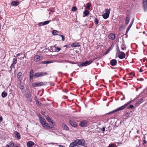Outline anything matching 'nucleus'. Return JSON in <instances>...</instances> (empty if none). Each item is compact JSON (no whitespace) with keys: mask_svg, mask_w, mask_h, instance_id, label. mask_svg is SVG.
I'll return each mask as SVG.
<instances>
[{"mask_svg":"<svg viewBox=\"0 0 147 147\" xmlns=\"http://www.w3.org/2000/svg\"><path fill=\"white\" fill-rule=\"evenodd\" d=\"M131 101H129L127 103H126V104H125L124 105L122 106L121 107L119 108H118L114 110L113 111H111V112L108 113V114H110L112 113H115L117 111H119L121 110H122L124 109H125L127 106V105H129V104L130 103H131Z\"/></svg>","mask_w":147,"mask_h":147,"instance_id":"f257e3e1","label":"nucleus"},{"mask_svg":"<svg viewBox=\"0 0 147 147\" xmlns=\"http://www.w3.org/2000/svg\"><path fill=\"white\" fill-rule=\"evenodd\" d=\"M39 119L41 123L44 127H49V125L48 123H46L45 119L44 118H42L41 116L39 117Z\"/></svg>","mask_w":147,"mask_h":147,"instance_id":"f03ea898","label":"nucleus"},{"mask_svg":"<svg viewBox=\"0 0 147 147\" xmlns=\"http://www.w3.org/2000/svg\"><path fill=\"white\" fill-rule=\"evenodd\" d=\"M47 74V73L45 72L36 73L34 75V78H38L46 76Z\"/></svg>","mask_w":147,"mask_h":147,"instance_id":"7ed1b4c3","label":"nucleus"},{"mask_svg":"<svg viewBox=\"0 0 147 147\" xmlns=\"http://www.w3.org/2000/svg\"><path fill=\"white\" fill-rule=\"evenodd\" d=\"M110 11V9H106L105 10V13L102 15L103 18L104 19H106L108 18L109 15Z\"/></svg>","mask_w":147,"mask_h":147,"instance_id":"20e7f679","label":"nucleus"},{"mask_svg":"<svg viewBox=\"0 0 147 147\" xmlns=\"http://www.w3.org/2000/svg\"><path fill=\"white\" fill-rule=\"evenodd\" d=\"M43 82H35L32 84V86L34 88L36 87H39L43 85Z\"/></svg>","mask_w":147,"mask_h":147,"instance_id":"39448f33","label":"nucleus"},{"mask_svg":"<svg viewBox=\"0 0 147 147\" xmlns=\"http://www.w3.org/2000/svg\"><path fill=\"white\" fill-rule=\"evenodd\" d=\"M79 125L81 127H86L88 125V123L87 121L84 120L80 122V123Z\"/></svg>","mask_w":147,"mask_h":147,"instance_id":"423d86ee","label":"nucleus"},{"mask_svg":"<svg viewBox=\"0 0 147 147\" xmlns=\"http://www.w3.org/2000/svg\"><path fill=\"white\" fill-rule=\"evenodd\" d=\"M75 140L76 141V143L77 144V145H81L82 146H84V141L83 140H80L77 139Z\"/></svg>","mask_w":147,"mask_h":147,"instance_id":"0eeeda50","label":"nucleus"},{"mask_svg":"<svg viewBox=\"0 0 147 147\" xmlns=\"http://www.w3.org/2000/svg\"><path fill=\"white\" fill-rule=\"evenodd\" d=\"M92 62V61H87L81 64L80 66H85L89 65Z\"/></svg>","mask_w":147,"mask_h":147,"instance_id":"6e6552de","label":"nucleus"},{"mask_svg":"<svg viewBox=\"0 0 147 147\" xmlns=\"http://www.w3.org/2000/svg\"><path fill=\"white\" fill-rule=\"evenodd\" d=\"M143 3L144 9L146 11L147 8V0H143Z\"/></svg>","mask_w":147,"mask_h":147,"instance_id":"1a4fd4ad","label":"nucleus"},{"mask_svg":"<svg viewBox=\"0 0 147 147\" xmlns=\"http://www.w3.org/2000/svg\"><path fill=\"white\" fill-rule=\"evenodd\" d=\"M125 57V53L123 52H121L120 55L119 56V58L120 59H123Z\"/></svg>","mask_w":147,"mask_h":147,"instance_id":"9d476101","label":"nucleus"},{"mask_svg":"<svg viewBox=\"0 0 147 147\" xmlns=\"http://www.w3.org/2000/svg\"><path fill=\"white\" fill-rule=\"evenodd\" d=\"M110 63L112 65L114 66L116 65L117 63V61L115 59H113L111 61Z\"/></svg>","mask_w":147,"mask_h":147,"instance_id":"9b49d317","label":"nucleus"},{"mask_svg":"<svg viewBox=\"0 0 147 147\" xmlns=\"http://www.w3.org/2000/svg\"><path fill=\"white\" fill-rule=\"evenodd\" d=\"M109 38L111 40H114L115 39V34L113 33L110 34L109 35Z\"/></svg>","mask_w":147,"mask_h":147,"instance_id":"f8f14e48","label":"nucleus"},{"mask_svg":"<svg viewBox=\"0 0 147 147\" xmlns=\"http://www.w3.org/2000/svg\"><path fill=\"white\" fill-rule=\"evenodd\" d=\"M71 46L73 47H79L80 46V45L78 42H76L72 43Z\"/></svg>","mask_w":147,"mask_h":147,"instance_id":"ddd939ff","label":"nucleus"},{"mask_svg":"<svg viewBox=\"0 0 147 147\" xmlns=\"http://www.w3.org/2000/svg\"><path fill=\"white\" fill-rule=\"evenodd\" d=\"M34 144V143L32 141H29L27 143V145L28 147H31Z\"/></svg>","mask_w":147,"mask_h":147,"instance_id":"4468645a","label":"nucleus"},{"mask_svg":"<svg viewBox=\"0 0 147 147\" xmlns=\"http://www.w3.org/2000/svg\"><path fill=\"white\" fill-rule=\"evenodd\" d=\"M69 122L70 125L72 126L76 127L77 125L76 123L70 120Z\"/></svg>","mask_w":147,"mask_h":147,"instance_id":"2eb2a0df","label":"nucleus"},{"mask_svg":"<svg viewBox=\"0 0 147 147\" xmlns=\"http://www.w3.org/2000/svg\"><path fill=\"white\" fill-rule=\"evenodd\" d=\"M40 59V56L38 55H36L34 57V60L36 61H38Z\"/></svg>","mask_w":147,"mask_h":147,"instance_id":"dca6fc26","label":"nucleus"},{"mask_svg":"<svg viewBox=\"0 0 147 147\" xmlns=\"http://www.w3.org/2000/svg\"><path fill=\"white\" fill-rule=\"evenodd\" d=\"M19 3L17 1H13L11 3V5L12 6H16L18 5Z\"/></svg>","mask_w":147,"mask_h":147,"instance_id":"f3484780","label":"nucleus"},{"mask_svg":"<svg viewBox=\"0 0 147 147\" xmlns=\"http://www.w3.org/2000/svg\"><path fill=\"white\" fill-rule=\"evenodd\" d=\"M46 118L50 123L53 124L52 120H51V119L49 116H47L46 117Z\"/></svg>","mask_w":147,"mask_h":147,"instance_id":"a211bd4d","label":"nucleus"},{"mask_svg":"<svg viewBox=\"0 0 147 147\" xmlns=\"http://www.w3.org/2000/svg\"><path fill=\"white\" fill-rule=\"evenodd\" d=\"M133 21H134V20H133V21H132V22H131V23L129 25V26L128 27L127 29V30H126V32L127 33L129 31V30L130 29V28L131 27L132 24H133Z\"/></svg>","mask_w":147,"mask_h":147,"instance_id":"6ab92c4d","label":"nucleus"},{"mask_svg":"<svg viewBox=\"0 0 147 147\" xmlns=\"http://www.w3.org/2000/svg\"><path fill=\"white\" fill-rule=\"evenodd\" d=\"M15 132L16 137L18 139H20V134H19V133L17 131H16Z\"/></svg>","mask_w":147,"mask_h":147,"instance_id":"aec40b11","label":"nucleus"},{"mask_svg":"<svg viewBox=\"0 0 147 147\" xmlns=\"http://www.w3.org/2000/svg\"><path fill=\"white\" fill-rule=\"evenodd\" d=\"M84 13L85 14L86 16H88L90 13V12L89 11L87 10H85L84 11Z\"/></svg>","mask_w":147,"mask_h":147,"instance_id":"412c9836","label":"nucleus"},{"mask_svg":"<svg viewBox=\"0 0 147 147\" xmlns=\"http://www.w3.org/2000/svg\"><path fill=\"white\" fill-rule=\"evenodd\" d=\"M17 62V59L16 58H14L13 60V63H12V65H14L15 64H16Z\"/></svg>","mask_w":147,"mask_h":147,"instance_id":"4be33fe9","label":"nucleus"},{"mask_svg":"<svg viewBox=\"0 0 147 147\" xmlns=\"http://www.w3.org/2000/svg\"><path fill=\"white\" fill-rule=\"evenodd\" d=\"M7 95V93L4 92H2L1 94V96L2 97L4 98Z\"/></svg>","mask_w":147,"mask_h":147,"instance_id":"5701e85b","label":"nucleus"},{"mask_svg":"<svg viewBox=\"0 0 147 147\" xmlns=\"http://www.w3.org/2000/svg\"><path fill=\"white\" fill-rule=\"evenodd\" d=\"M33 70H31L30 72V77H31V78H32L33 77H34V75H33Z\"/></svg>","mask_w":147,"mask_h":147,"instance_id":"b1692460","label":"nucleus"},{"mask_svg":"<svg viewBox=\"0 0 147 147\" xmlns=\"http://www.w3.org/2000/svg\"><path fill=\"white\" fill-rule=\"evenodd\" d=\"M51 20H47L45 22H43V24H42V25H45L48 24L50 22Z\"/></svg>","mask_w":147,"mask_h":147,"instance_id":"393cba45","label":"nucleus"},{"mask_svg":"<svg viewBox=\"0 0 147 147\" xmlns=\"http://www.w3.org/2000/svg\"><path fill=\"white\" fill-rule=\"evenodd\" d=\"M62 126L65 129L67 130L69 129V128L65 124H63L62 125Z\"/></svg>","mask_w":147,"mask_h":147,"instance_id":"a878e982","label":"nucleus"},{"mask_svg":"<svg viewBox=\"0 0 147 147\" xmlns=\"http://www.w3.org/2000/svg\"><path fill=\"white\" fill-rule=\"evenodd\" d=\"M50 63H51V62L49 61H43L41 62V63L42 64H47Z\"/></svg>","mask_w":147,"mask_h":147,"instance_id":"bb28decb","label":"nucleus"},{"mask_svg":"<svg viewBox=\"0 0 147 147\" xmlns=\"http://www.w3.org/2000/svg\"><path fill=\"white\" fill-rule=\"evenodd\" d=\"M57 30H54L52 32V34L55 35H57Z\"/></svg>","mask_w":147,"mask_h":147,"instance_id":"cd10ccee","label":"nucleus"},{"mask_svg":"<svg viewBox=\"0 0 147 147\" xmlns=\"http://www.w3.org/2000/svg\"><path fill=\"white\" fill-rule=\"evenodd\" d=\"M91 6V4L90 3H88L87 4V5L86 6V8L87 9H89Z\"/></svg>","mask_w":147,"mask_h":147,"instance_id":"c85d7f7f","label":"nucleus"},{"mask_svg":"<svg viewBox=\"0 0 147 147\" xmlns=\"http://www.w3.org/2000/svg\"><path fill=\"white\" fill-rule=\"evenodd\" d=\"M129 18L128 17H127L126 20H125V23L126 24H127L129 22Z\"/></svg>","mask_w":147,"mask_h":147,"instance_id":"c756f323","label":"nucleus"},{"mask_svg":"<svg viewBox=\"0 0 147 147\" xmlns=\"http://www.w3.org/2000/svg\"><path fill=\"white\" fill-rule=\"evenodd\" d=\"M94 23L96 24H97L98 23V21L96 18H95L94 20Z\"/></svg>","mask_w":147,"mask_h":147,"instance_id":"7c9ffc66","label":"nucleus"},{"mask_svg":"<svg viewBox=\"0 0 147 147\" xmlns=\"http://www.w3.org/2000/svg\"><path fill=\"white\" fill-rule=\"evenodd\" d=\"M72 10L73 11H75L77 10V8L76 7L74 6L72 8Z\"/></svg>","mask_w":147,"mask_h":147,"instance_id":"2f4dec72","label":"nucleus"},{"mask_svg":"<svg viewBox=\"0 0 147 147\" xmlns=\"http://www.w3.org/2000/svg\"><path fill=\"white\" fill-rule=\"evenodd\" d=\"M22 73H21L19 72L18 73V75L17 77L18 79H19L20 78V77L21 76Z\"/></svg>","mask_w":147,"mask_h":147,"instance_id":"473e14b6","label":"nucleus"},{"mask_svg":"<svg viewBox=\"0 0 147 147\" xmlns=\"http://www.w3.org/2000/svg\"><path fill=\"white\" fill-rule=\"evenodd\" d=\"M14 143L12 142H10L8 145H9L11 147H12L14 146Z\"/></svg>","mask_w":147,"mask_h":147,"instance_id":"72a5a7b5","label":"nucleus"},{"mask_svg":"<svg viewBox=\"0 0 147 147\" xmlns=\"http://www.w3.org/2000/svg\"><path fill=\"white\" fill-rule=\"evenodd\" d=\"M71 143L73 145V146H74V147L76 146H77V144H76V140H75L74 141V142L72 143Z\"/></svg>","mask_w":147,"mask_h":147,"instance_id":"f704fd0d","label":"nucleus"},{"mask_svg":"<svg viewBox=\"0 0 147 147\" xmlns=\"http://www.w3.org/2000/svg\"><path fill=\"white\" fill-rule=\"evenodd\" d=\"M55 49H56L55 50V51L57 52H59L61 50V49L60 48H55Z\"/></svg>","mask_w":147,"mask_h":147,"instance_id":"c9c22d12","label":"nucleus"},{"mask_svg":"<svg viewBox=\"0 0 147 147\" xmlns=\"http://www.w3.org/2000/svg\"><path fill=\"white\" fill-rule=\"evenodd\" d=\"M115 146V144H109L108 147H114Z\"/></svg>","mask_w":147,"mask_h":147,"instance_id":"e433bc0d","label":"nucleus"},{"mask_svg":"<svg viewBox=\"0 0 147 147\" xmlns=\"http://www.w3.org/2000/svg\"><path fill=\"white\" fill-rule=\"evenodd\" d=\"M134 107V106L133 105H129V106L128 107V108L129 109H132Z\"/></svg>","mask_w":147,"mask_h":147,"instance_id":"4c0bfd02","label":"nucleus"},{"mask_svg":"<svg viewBox=\"0 0 147 147\" xmlns=\"http://www.w3.org/2000/svg\"><path fill=\"white\" fill-rule=\"evenodd\" d=\"M61 37H62V39L63 41H64L65 40V37L63 35L61 36Z\"/></svg>","mask_w":147,"mask_h":147,"instance_id":"58836bf2","label":"nucleus"},{"mask_svg":"<svg viewBox=\"0 0 147 147\" xmlns=\"http://www.w3.org/2000/svg\"><path fill=\"white\" fill-rule=\"evenodd\" d=\"M112 49V48H111V47L109 48L108 49V50H107V52H109L110 51H111V50Z\"/></svg>","mask_w":147,"mask_h":147,"instance_id":"ea45409f","label":"nucleus"},{"mask_svg":"<svg viewBox=\"0 0 147 147\" xmlns=\"http://www.w3.org/2000/svg\"><path fill=\"white\" fill-rule=\"evenodd\" d=\"M42 24H43V22L39 23L38 25L40 26H42Z\"/></svg>","mask_w":147,"mask_h":147,"instance_id":"a19ab883","label":"nucleus"},{"mask_svg":"<svg viewBox=\"0 0 147 147\" xmlns=\"http://www.w3.org/2000/svg\"><path fill=\"white\" fill-rule=\"evenodd\" d=\"M69 147H74V146L73 145L72 143H71L69 145Z\"/></svg>","mask_w":147,"mask_h":147,"instance_id":"79ce46f5","label":"nucleus"},{"mask_svg":"<svg viewBox=\"0 0 147 147\" xmlns=\"http://www.w3.org/2000/svg\"><path fill=\"white\" fill-rule=\"evenodd\" d=\"M147 142V141L145 139V140H144V142H143V144H146Z\"/></svg>","mask_w":147,"mask_h":147,"instance_id":"37998d69","label":"nucleus"},{"mask_svg":"<svg viewBox=\"0 0 147 147\" xmlns=\"http://www.w3.org/2000/svg\"><path fill=\"white\" fill-rule=\"evenodd\" d=\"M105 127H103V128H102V131L104 132V131H105Z\"/></svg>","mask_w":147,"mask_h":147,"instance_id":"c03bdc74","label":"nucleus"},{"mask_svg":"<svg viewBox=\"0 0 147 147\" xmlns=\"http://www.w3.org/2000/svg\"><path fill=\"white\" fill-rule=\"evenodd\" d=\"M28 100L29 101H31V98H30V97H28Z\"/></svg>","mask_w":147,"mask_h":147,"instance_id":"a18cd8bd","label":"nucleus"},{"mask_svg":"<svg viewBox=\"0 0 147 147\" xmlns=\"http://www.w3.org/2000/svg\"><path fill=\"white\" fill-rule=\"evenodd\" d=\"M3 120V118L2 117H0V121L1 122Z\"/></svg>","mask_w":147,"mask_h":147,"instance_id":"49530a36","label":"nucleus"},{"mask_svg":"<svg viewBox=\"0 0 147 147\" xmlns=\"http://www.w3.org/2000/svg\"><path fill=\"white\" fill-rule=\"evenodd\" d=\"M36 103H37V104L38 105H40V102L38 101L37 100L36 101Z\"/></svg>","mask_w":147,"mask_h":147,"instance_id":"de8ad7c7","label":"nucleus"},{"mask_svg":"<svg viewBox=\"0 0 147 147\" xmlns=\"http://www.w3.org/2000/svg\"><path fill=\"white\" fill-rule=\"evenodd\" d=\"M50 11L52 12H54V9L53 10V9H50Z\"/></svg>","mask_w":147,"mask_h":147,"instance_id":"09e8293b","label":"nucleus"},{"mask_svg":"<svg viewBox=\"0 0 147 147\" xmlns=\"http://www.w3.org/2000/svg\"><path fill=\"white\" fill-rule=\"evenodd\" d=\"M20 55V53H18L17 54L16 56L17 57H18Z\"/></svg>","mask_w":147,"mask_h":147,"instance_id":"8fccbe9b","label":"nucleus"},{"mask_svg":"<svg viewBox=\"0 0 147 147\" xmlns=\"http://www.w3.org/2000/svg\"><path fill=\"white\" fill-rule=\"evenodd\" d=\"M140 72H142L143 71V70L142 69H140Z\"/></svg>","mask_w":147,"mask_h":147,"instance_id":"3c124183","label":"nucleus"},{"mask_svg":"<svg viewBox=\"0 0 147 147\" xmlns=\"http://www.w3.org/2000/svg\"><path fill=\"white\" fill-rule=\"evenodd\" d=\"M6 147H11L9 145H7L6 146Z\"/></svg>","mask_w":147,"mask_h":147,"instance_id":"603ef678","label":"nucleus"},{"mask_svg":"<svg viewBox=\"0 0 147 147\" xmlns=\"http://www.w3.org/2000/svg\"><path fill=\"white\" fill-rule=\"evenodd\" d=\"M59 147H63L62 145H60L59 146Z\"/></svg>","mask_w":147,"mask_h":147,"instance_id":"864d4df0","label":"nucleus"},{"mask_svg":"<svg viewBox=\"0 0 147 147\" xmlns=\"http://www.w3.org/2000/svg\"><path fill=\"white\" fill-rule=\"evenodd\" d=\"M124 49H125V48H124V47H122V50H124Z\"/></svg>","mask_w":147,"mask_h":147,"instance_id":"5fc2aeb1","label":"nucleus"},{"mask_svg":"<svg viewBox=\"0 0 147 147\" xmlns=\"http://www.w3.org/2000/svg\"><path fill=\"white\" fill-rule=\"evenodd\" d=\"M24 57H21V58H20V59H21V60H22V59H24Z\"/></svg>","mask_w":147,"mask_h":147,"instance_id":"6e6d98bb","label":"nucleus"},{"mask_svg":"<svg viewBox=\"0 0 147 147\" xmlns=\"http://www.w3.org/2000/svg\"><path fill=\"white\" fill-rule=\"evenodd\" d=\"M32 78H31V77H30V80L31 81L32 80Z\"/></svg>","mask_w":147,"mask_h":147,"instance_id":"4d7b16f0","label":"nucleus"},{"mask_svg":"<svg viewBox=\"0 0 147 147\" xmlns=\"http://www.w3.org/2000/svg\"><path fill=\"white\" fill-rule=\"evenodd\" d=\"M19 126H20V125H17V127H19Z\"/></svg>","mask_w":147,"mask_h":147,"instance_id":"13d9d810","label":"nucleus"},{"mask_svg":"<svg viewBox=\"0 0 147 147\" xmlns=\"http://www.w3.org/2000/svg\"><path fill=\"white\" fill-rule=\"evenodd\" d=\"M59 36H62V35H61V34H59Z\"/></svg>","mask_w":147,"mask_h":147,"instance_id":"bf43d9fd","label":"nucleus"},{"mask_svg":"<svg viewBox=\"0 0 147 147\" xmlns=\"http://www.w3.org/2000/svg\"><path fill=\"white\" fill-rule=\"evenodd\" d=\"M139 131L138 130H137V132H138V133Z\"/></svg>","mask_w":147,"mask_h":147,"instance_id":"052dcab7","label":"nucleus"},{"mask_svg":"<svg viewBox=\"0 0 147 147\" xmlns=\"http://www.w3.org/2000/svg\"><path fill=\"white\" fill-rule=\"evenodd\" d=\"M21 89H22V87H21Z\"/></svg>","mask_w":147,"mask_h":147,"instance_id":"680f3d73","label":"nucleus"},{"mask_svg":"<svg viewBox=\"0 0 147 147\" xmlns=\"http://www.w3.org/2000/svg\"><path fill=\"white\" fill-rule=\"evenodd\" d=\"M21 89H22V87H21Z\"/></svg>","mask_w":147,"mask_h":147,"instance_id":"e2e57ef3","label":"nucleus"},{"mask_svg":"<svg viewBox=\"0 0 147 147\" xmlns=\"http://www.w3.org/2000/svg\"><path fill=\"white\" fill-rule=\"evenodd\" d=\"M18 147V146H16V147Z\"/></svg>","mask_w":147,"mask_h":147,"instance_id":"0e129e2a","label":"nucleus"}]
</instances>
